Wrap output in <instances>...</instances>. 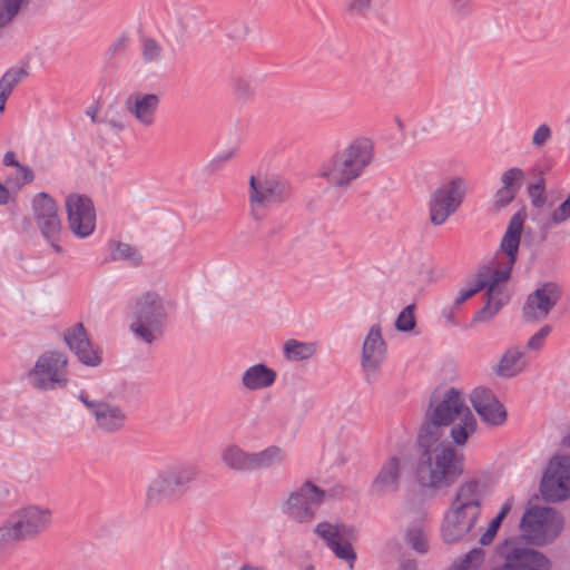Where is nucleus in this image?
I'll use <instances>...</instances> for the list:
<instances>
[{"mask_svg":"<svg viewBox=\"0 0 570 570\" xmlns=\"http://www.w3.org/2000/svg\"><path fill=\"white\" fill-rule=\"evenodd\" d=\"M283 353L289 362L307 361L316 353V344L291 338L284 343Z\"/></svg>","mask_w":570,"mask_h":570,"instance_id":"30","label":"nucleus"},{"mask_svg":"<svg viewBox=\"0 0 570 570\" xmlns=\"http://www.w3.org/2000/svg\"><path fill=\"white\" fill-rule=\"evenodd\" d=\"M405 541L419 553H426L429 550L428 532L422 524L410 527L405 532Z\"/></svg>","mask_w":570,"mask_h":570,"instance_id":"34","label":"nucleus"},{"mask_svg":"<svg viewBox=\"0 0 570 570\" xmlns=\"http://www.w3.org/2000/svg\"><path fill=\"white\" fill-rule=\"evenodd\" d=\"M446 429H450L451 442L459 448L476 431V420L462 392L455 387L431 395L419 433L443 438Z\"/></svg>","mask_w":570,"mask_h":570,"instance_id":"1","label":"nucleus"},{"mask_svg":"<svg viewBox=\"0 0 570 570\" xmlns=\"http://www.w3.org/2000/svg\"><path fill=\"white\" fill-rule=\"evenodd\" d=\"M160 105V98L156 94L136 92L125 100V110L135 121L144 128H150L156 122V114Z\"/></svg>","mask_w":570,"mask_h":570,"instance_id":"22","label":"nucleus"},{"mask_svg":"<svg viewBox=\"0 0 570 570\" xmlns=\"http://www.w3.org/2000/svg\"><path fill=\"white\" fill-rule=\"evenodd\" d=\"M128 321L129 330L136 340L147 345L159 341L167 321L163 297L153 291L137 296L128 314Z\"/></svg>","mask_w":570,"mask_h":570,"instance_id":"4","label":"nucleus"},{"mask_svg":"<svg viewBox=\"0 0 570 570\" xmlns=\"http://www.w3.org/2000/svg\"><path fill=\"white\" fill-rule=\"evenodd\" d=\"M563 519L556 510L532 505L528 508L520 521L522 539L532 546H548L560 534Z\"/></svg>","mask_w":570,"mask_h":570,"instance_id":"8","label":"nucleus"},{"mask_svg":"<svg viewBox=\"0 0 570 570\" xmlns=\"http://www.w3.org/2000/svg\"><path fill=\"white\" fill-rule=\"evenodd\" d=\"M63 340L82 364L98 366L101 363V351L91 344L81 323L68 328L65 332Z\"/></svg>","mask_w":570,"mask_h":570,"instance_id":"21","label":"nucleus"},{"mask_svg":"<svg viewBox=\"0 0 570 570\" xmlns=\"http://www.w3.org/2000/svg\"><path fill=\"white\" fill-rule=\"evenodd\" d=\"M465 194V185L461 178L453 179L439 187L430 199V220L440 226L453 215L461 205Z\"/></svg>","mask_w":570,"mask_h":570,"instance_id":"13","label":"nucleus"},{"mask_svg":"<svg viewBox=\"0 0 570 570\" xmlns=\"http://www.w3.org/2000/svg\"><path fill=\"white\" fill-rule=\"evenodd\" d=\"M487 498L485 484L471 480L460 484L450 504L451 508L480 518L482 503Z\"/></svg>","mask_w":570,"mask_h":570,"instance_id":"25","label":"nucleus"},{"mask_svg":"<svg viewBox=\"0 0 570 570\" xmlns=\"http://www.w3.org/2000/svg\"><path fill=\"white\" fill-rule=\"evenodd\" d=\"M238 570H266V568L264 566L245 563Z\"/></svg>","mask_w":570,"mask_h":570,"instance_id":"61","label":"nucleus"},{"mask_svg":"<svg viewBox=\"0 0 570 570\" xmlns=\"http://www.w3.org/2000/svg\"><path fill=\"white\" fill-rule=\"evenodd\" d=\"M414 308L415 305L411 304L401 311L395 321V328L397 331L410 332L415 327Z\"/></svg>","mask_w":570,"mask_h":570,"instance_id":"42","label":"nucleus"},{"mask_svg":"<svg viewBox=\"0 0 570 570\" xmlns=\"http://www.w3.org/2000/svg\"><path fill=\"white\" fill-rule=\"evenodd\" d=\"M78 399L91 413L97 429L101 432L116 433L125 426L127 415L118 404L106 400H92L85 392H80Z\"/></svg>","mask_w":570,"mask_h":570,"instance_id":"16","label":"nucleus"},{"mask_svg":"<svg viewBox=\"0 0 570 570\" xmlns=\"http://www.w3.org/2000/svg\"><path fill=\"white\" fill-rule=\"evenodd\" d=\"M16 176L17 183L19 185L29 184L35 178L32 170L29 167H26L21 164H19V166L16 167Z\"/></svg>","mask_w":570,"mask_h":570,"instance_id":"50","label":"nucleus"},{"mask_svg":"<svg viewBox=\"0 0 570 570\" xmlns=\"http://www.w3.org/2000/svg\"><path fill=\"white\" fill-rule=\"evenodd\" d=\"M373 159V145L367 138H356L326 160L320 176L335 187L347 186Z\"/></svg>","mask_w":570,"mask_h":570,"instance_id":"3","label":"nucleus"},{"mask_svg":"<svg viewBox=\"0 0 570 570\" xmlns=\"http://www.w3.org/2000/svg\"><path fill=\"white\" fill-rule=\"evenodd\" d=\"M419 458L415 475L420 485L449 488L463 473V456L446 440L419 433Z\"/></svg>","mask_w":570,"mask_h":570,"instance_id":"2","label":"nucleus"},{"mask_svg":"<svg viewBox=\"0 0 570 570\" xmlns=\"http://www.w3.org/2000/svg\"><path fill=\"white\" fill-rule=\"evenodd\" d=\"M551 326L544 325L542 326L534 335H532L528 343L527 347L532 351H538L543 346L544 340L551 333Z\"/></svg>","mask_w":570,"mask_h":570,"instance_id":"47","label":"nucleus"},{"mask_svg":"<svg viewBox=\"0 0 570 570\" xmlns=\"http://www.w3.org/2000/svg\"><path fill=\"white\" fill-rule=\"evenodd\" d=\"M561 297L558 284L548 282L529 294L523 305V317L527 321H539L548 316Z\"/></svg>","mask_w":570,"mask_h":570,"instance_id":"19","label":"nucleus"},{"mask_svg":"<svg viewBox=\"0 0 570 570\" xmlns=\"http://www.w3.org/2000/svg\"><path fill=\"white\" fill-rule=\"evenodd\" d=\"M489 278H490V266L483 265L481 266L478 272L474 274L471 282L468 284V288H470L473 294L475 295L478 292H480L483 288L489 287Z\"/></svg>","mask_w":570,"mask_h":570,"instance_id":"43","label":"nucleus"},{"mask_svg":"<svg viewBox=\"0 0 570 570\" xmlns=\"http://www.w3.org/2000/svg\"><path fill=\"white\" fill-rule=\"evenodd\" d=\"M570 217V196L553 212L552 222L560 224Z\"/></svg>","mask_w":570,"mask_h":570,"instance_id":"49","label":"nucleus"},{"mask_svg":"<svg viewBox=\"0 0 570 570\" xmlns=\"http://www.w3.org/2000/svg\"><path fill=\"white\" fill-rule=\"evenodd\" d=\"M110 261H125L132 266H137L141 262V256L137 248L129 244L115 242L110 245Z\"/></svg>","mask_w":570,"mask_h":570,"instance_id":"33","label":"nucleus"},{"mask_svg":"<svg viewBox=\"0 0 570 570\" xmlns=\"http://www.w3.org/2000/svg\"><path fill=\"white\" fill-rule=\"evenodd\" d=\"M400 475V460L392 456L382 465L373 481L374 491L380 494L395 491L399 487Z\"/></svg>","mask_w":570,"mask_h":570,"instance_id":"27","label":"nucleus"},{"mask_svg":"<svg viewBox=\"0 0 570 570\" xmlns=\"http://www.w3.org/2000/svg\"><path fill=\"white\" fill-rule=\"evenodd\" d=\"M504 305V301L502 299V296L493 295V297L487 296V303L485 305L476 312L474 315L472 322H488L490 321L494 315L498 314V312L501 309V307Z\"/></svg>","mask_w":570,"mask_h":570,"instance_id":"38","label":"nucleus"},{"mask_svg":"<svg viewBox=\"0 0 570 570\" xmlns=\"http://www.w3.org/2000/svg\"><path fill=\"white\" fill-rule=\"evenodd\" d=\"M442 316L445 318V321L448 323H452L453 322V311H452V308L443 309Z\"/></svg>","mask_w":570,"mask_h":570,"instance_id":"63","label":"nucleus"},{"mask_svg":"<svg viewBox=\"0 0 570 570\" xmlns=\"http://www.w3.org/2000/svg\"><path fill=\"white\" fill-rule=\"evenodd\" d=\"M314 532L324 540L337 559L345 561L350 569L354 568L356 552L353 542L357 539V530L354 525L343 522L332 524L324 521L315 527Z\"/></svg>","mask_w":570,"mask_h":570,"instance_id":"11","label":"nucleus"},{"mask_svg":"<svg viewBox=\"0 0 570 570\" xmlns=\"http://www.w3.org/2000/svg\"><path fill=\"white\" fill-rule=\"evenodd\" d=\"M324 499L325 492L307 481L289 494L283 505V511L297 522H309Z\"/></svg>","mask_w":570,"mask_h":570,"instance_id":"14","label":"nucleus"},{"mask_svg":"<svg viewBox=\"0 0 570 570\" xmlns=\"http://www.w3.org/2000/svg\"><path fill=\"white\" fill-rule=\"evenodd\" d=\"M527 366V358L519 347H511L505 351L498 364V374L505 377L521 373Z\"/></svg>","mask_w":570,"mask_h":570,"instance_id":"28","label":"nucleus"},{"mask_svg":"<svg viewBox=\"0 0 570 570\" xmlns=\"http://www.w3.org/2000/svg\"><path fill=\"white\" fill-rule=\"evenodd\" d=\"M180 21L184 24V27H188L190 22H194L197 20V13L196 10H185L184 13L180 16Z\"/></svg>","mask_w":570,"mask_h":570,"instance_id":"55","label":"nucleus"},{"mask_svg":"<svg viewBox=\"0 0 570 570\" xmlns=\"http://www.w3.org/2000/svg\"><path fill=\"white\" fill-rule=\"evenodd\" d=\"M375 0H347L344 12L351 18H366L374 7Z\"/></svg>","mask_w":570,"mask_h":570,"instance_id":"39","label":"nucleus"},{"mask_svg":"<svg viewBox=\"0 0 570 570\" xmlns=\"http://www.w3.org/2000/svg\"><path fill=\"white\" fill-rule=\"evenodd\" d=\"M70 230L80 238L90 236L96 226V212L92 202L77 194L66 199Z\"/></svg>","mask_w":570,"mask_h":570,"instance_id":"18","label":"nucleus"},{"mask_svg":"<svg viewBox=\"0 0 570 570\" xmlns=\"http://www.w3.org/2000/svg\"><path fill=\"white\" fill-rule=\"evenodd\" d=\"M525 214L520 210L515 213L509 220L505 233L500 243V250L505 256L503 259L498 258V267H490V278L487 296H502L501 287L510 278L511 271L517 262L521 234Z\"/></svg>","mask_w":570,"mask_h":570,"instance_id":"7","label":"nucleus"},{"mask_svg":"<svg viewBox=\"0 0 570 570\" xmlns=\"http://www.w3.org/2000/svg\"><path fill=\"white\" fill-rule=\"evenodd\" d=\"M222 461L235 471H253L252 453H247L235 445L228 446L223 451Z\"/></svg>","mask_w":570,"mask_h":570,"instance_id":"29","label":"nucleus"},{"mask_svg":"<svg viewBox=\"0 0 570 570\" xmlns=\"http://www.w3.org/2000/svg\"><path fill=\"white\" fill-rule=\"evenodd\" d=\"M98 107L92 106L87 109L86 115L91 119L92 122H99L100 119L97 118Z\"/></svg>","mask_w":570,"mask_h":570,"instance_id":"60","label":"nucleus"},{"mask_svg":"<svg viewBox=\"0 0 570 570\" xmlns=\"http://www.w3.org/2000/svg\"><path fill=\"white\" fill-rule=\"evenodd\" d=\"M503 562L492 570H550L551 562L534 549L523 547L508 548L502 552Z\"/></svg>","mask_w":570,"mask_h":570,"instance_id":"20","label":"nucleus"},{"mask_svg":"<svg viewBox=\"0 0 570 570\" xmlns=\"http://www.w3.org/2000/svg\"><path fill=\"white\" fill-rule=\"evenodd\" d=\"M289 197L287 184L276 177L249 178V204L252 216L255 220H262L264 212L281 206Z\"/></svg>","mask_w":570,"mask_h":570,"instance_id":"9","label":"nucleus"},{"mask_svg":"<svg viewBox=\"0 0 570 570\" xmlns=\"http://www.w3.org/2000/svg\"><path fill=\"white\" fill-rule=\"evenodd\" d=\"M479 518L449 507L444 513L441 537L444 543L461 541L476 524Z\"/></svg>","mask_w":570,"mask_h":570,"instance_id":"24","label":"nucleus"},{"mask_svg":"<svg viewBox=\"0 0 570 570\" xmlns=\"http://www.w3.org/2000/svg\"><path fill=\"white\" fill-rule=\"evenodd\" d=\"M525 180L524 171L519 167H511L500 175V187L518 194Z\"/></svg>","mask_w":570,"mask_h":570,"instance_id":"36","label":"nucleus"},{"mask_svg":"<svg viewBox=\"0 0 570 570\" xmlns=\"http://www.w3.org/2000/svg\"><path fill=\"white\" fill-rule=\"evenodd\" d=\"M451 7L453 12L459 16H466L472 11L471 0H452Z\"/></svg>","mask_w":570,"mask_h":570,"instance_id":"51","label":"nucleus"},{"mask_svg":"<svg viewBox=\"0 0 570 570\" xmlns=\"http://www.w3.org/2000/svg\"><path fill=\"white\" fill-rule=\"evenodd\" d=\"M19 161L17 160L16 158V154L13 151H7L3 156V165L6 166H12V167H18L19 166Z\"/></svg>","mask_w":570,"mask_h":570,"instance_id":"57","label":"nucleus"},{"mask_svg":"<svg viewBox=\"0 0 570 570\" xmlns=\"http://www.w3.org/2000/svg\"><path fill=\"white\" fill-rule=\"evenodd\" d=\"M32 209L41 235L57 253H60L61 247L58 242L61 233V222L56 202L48 194L39 193L32 199Z\"/></svg>","mask_w":570,"mask_h":570,"instance_id":"15","label":"nucleus"},{"mask_svg":"<svg viewBox=\"0 0 570 570\" xmlns=\"http://www.w3.org/2000/svg\"><path fill=\"white\" fill-rule=\"evenodd\" d=\"M470 402L485 423L501 425L505 422V409L491 390L484 387L474 389L470 394Z\"/></svg>","mask_w":570,"mask_h":570,"instance_id":"23","label":"nucleus"},{"mask_svg":"<svg viewBox=\"0 0 570 570\" xmlns=\"http://www.w3.org/2000/svg\"><path fill=\"white\" fill-rule=\"evenodd\" d=\"M386 358V343L381 326L372 325L362 344L361 367L367 382L374 381Z\"/></svg>","mask_w":570,"mask_h":570,"instance_id":"17","label":"nucleus"},{"mask_svg":"<svg viewBox=\"0 0 570 570\" xmlns=\"http://www.w3.org/2000/svg\"><path fill=\"white\" fill-rule=\"evenodd\" d=\"M501 523H502L501 521H499L497 519H492L491 522L489 523L488 528L485 529V531L481 534L479 542L482 546L490 544L493 541Z\"/></svg>","mask_w":570,"mask_h":570,"instance_id":"48","label":"nucleus"},{"mask_svg":"<svg viewBox=\"0 0 570 570\" xmlns=\"http://www.w3.org/2000/svg\"><path fill=\"white\" fill-rule=\"evenodd\" d=\"M512 505H513V498L511 497L505 500V502L502 504L499 513L497 514V517L494 519L502 522L504 520V518L508 515V513L510 512Z\"/></svg>","mask_w":570,"mask_h":570,"instance_id":"54","label":"nucleus"},{"mask_svg":"<svg viewBox=\"0 0 570 570\" xmlns=\"http://www.w3.org/2000/svg\"><path fill=\"white\" fill-rule=\"evenodd\" d=\"M141 58L146 65L158 66L164 60L161 45L153 38H145L141 45Z\"/></svg>","mask_w":570,"mask_h":570,"instance_id":"35","label":"nucleus"},{"mask_svg":"<svg viewBox=\"0 0 570 570\" xmlns=\"http://www.w3.org/2000/svg\"><path fill=\"white\" fill-rule=\"evenodd\" d=\"M235 155V150L232 149V150H228V151H224V153H220L213 161H212V166H214L215 168H217L216 164H220V163H225V161H228L230 160Z\"/></svg>","mask_w":570,"mask_h":570,"instance_id":"56","label":"nucleus"},{"mask_svg":"<svg viewBox=\"0 0 570 570\" xmlns=\"http://www.w3.org/2000/svg\"><path fill=\"white\" fill-rule=\"evenodd\" d=\"M517 193L507 188H498L493 195L492 205L495 210H501L508 207L515 198Z\"/></svg>","mask_w":570,"mask_h":570,"instance_id":"45","label":"nucleus"},{"mask_svg":"<svg viewBox=\"0 0 570 570\" xmlns=\"http://www.w3.org/2000/svg\"><path fill=\"white\" fill-rule=\"evenodd\" d=\"M277 373L263 363H257L246 368L242 375V384L248 391H259L272 386Z\"/></svg>","mask_w":570,"mask_h":570,"instance_id":"26","label":"nucleus"},{"mask_svg":"<svg viewBox=\"0 0 570 570\" xmlns=\"http://www.w3.org/2000/svg\"><path fill=\"white\" fill-rule=\"evenodd\" d=\"M484 550L474 548L470 550L464 558L459 562L452 564L449 570H478L484 561Z\"/></svg>","mask_w":570,"mask_h":570,"instance_id":"37","label":"nucleus"},{"mask_svg":"<svg viewBox=\"0 0 570 570\" xmlns=\"http://www.w3.org/2000/svg\"><path fill=\"white\" fill-rule=\"evenodd\" d=\"M233 95L236 99L247 102L254 99L256 94L255 81L246 75H237L230 81Z\"/></svg>","mask_w":570,"mask_h":570,"instance_id":"32","label":"nucleus"},{"mask_svg":"<svg viewBox=\"0 0 570 570\" xmlns=\"http://www.w3.org/2000/svg\"><path fill=\"white\" fill-rule=\"evenodd\" d=\"M52 523V511L43 505L28 504L17 510L0 527V546L32 540Z\"/></svg>","mask_w":570,"mask_h":570,"instance_id":"6","label":"nucleus"},{"mask_svg":"<svg viewBox=\"0 0 570 570\" xmlns=\"http://www.w3.org/2000/svg\"><path fill=\"white\" fill-rule=\"evenodd\" d=\"M10 199V194L7 187L0 183V205H7Z\"/></svg>","mask_w":570,"mask_h":570,"instance_id":"59","label":"nucleus"},{"mask_svg":"<svg viewBox=\"0 0 570 570\" xmlns=\"http://www.w3.org/2000/svg\"><path fill=\"white\" fill-rule=\"evenodd\" d=\"M528 195L531 204L535 208H541L546 204L544 180L540 178L538 181L532 183L528 187Z\"/></svg>","mask_w":570,"mask_h":570,"instance_id":"44","label":"nucleus"},{"mask_svg":"<svg viewBox=\"0 0 570 570\" xmlns=\"http://www.w3.org/2000/svg\"><path fill=\"white\" fill-rule=\"evenodd\" d=\"M552 137V131L549 125L541 124L534 130L531 144L533 147L539 148L544 146Z\"/></svg>","mask_w":570,"mask_h":570,"instance_id":"46","label":"nucleus"},{"mask_svg":"<svg viewBox=\"0 0 570 570\" xmlns=\"http://www.w3.org/2000/svg\"><path fill=\"white\" fill-rule=\"evenodd\" d=\"M67 364L68 360L65 353L47 351L38 357L28 373V379L32 386L40 391L62 389L68 383Z\"/></svg>","mask_w":570,"mask_h":570,"instance_id":"10","label":"nucleus"},{"mask_svg":"<svg viewBox=\"0 0 570 570\" xmlns=\"http://www.w3.org/2000/svg\"><path fill=\"white\" fill-rule=\"evenodd\" d=\"M397 570H417V566L414 560L406 559L400 562Z\"/></svg>","mask_w":570,"mask_h":570,"instance_id":"58","label":"nucleus"},{"mask_svg":"<svg viewBox=\"0 0 570 570\" xmlns=\"http://www.w3.org/2000/svg\"><path fill=\"white\" fill-rule=\"evenodd\" d=\"M99 122H101L112 129H116L118 131L124 130L126 127L119 117L109 116L108 114H105V116L102 118H100Z\"/></svg>","mask_w":570,"mask_h":570,"instance_id":"52","label":"nucleus"},{"mask_svg":"<svg viewBox=\"0 0 570 570\" xmlns=\"http://www.w3.org/2000/svg\"><path fill=\"white\" fill-rule=\"evenodd\" d=\"M540 490L543 499L560 502L570 498V456H554L544 472Z\"/></svg>","mask_w":570,"mask_h":570,"instance_id":"12","label":"nucleus"},{"mask_svg":"<svg viewBox=\"0 0 570 570\" xmlns=\"http://www.w3.org/2000/svg\"><path fill=\"white\" fill-rule=\"evenodd\" d=\"M305 570H315V569H314V567L311 564V566H307V567L305 568Z\"/></svg>","mask_w":570,"mask_h":570,"instance_id":"64","label":"nucleus"},{"mask_svg":"<svg viewBox=\"0 0 570 570\" xmlns=\"http://www.w3.org/2000/svg\"><path fill=\"white\" fill-rule=\"evenodd\" d=\"M28 71L24 68H11L0 79V90L10 96L12 89L26 77Z\"/></svg>","mask_w":570,"mask_h":570,"instance_id":"40","label":"nucleus"},{"mask_svg":"<svg viewBox=\"0 0 570 570\" xmlns=\"http://www.w3.org/2000/svg\"><path fill=\"white\" fill-rule=\"evenodd\" d=\"M8 97L9 95H7L3 90H0V114H2L4 110Z\"/></svg>","mask_w":570,"mask_h":570,"instance_id":"62","label":"nucleus"},{"mask_svg":"<svg viewBox=\"0 0 570 570\" xmlns=\"http://www.w3.org/2000/svg\"><path fill=\"white\" fill-rule=\"evenodd\" d=\"M23 4L20 0H0V29L16 18Z\"/></svg>","mask_w":570,"mask_h":570,"instance_id":"41","label":"nucleus"},{"mask_svg":"<svg viewBox=\"0 0 570 570\" xmlns=\"http://www.w3.org/2000/svg\"><path fill=\"white\" fill-rule=\"evenodd\" d=\"M472 296H474V294L470 288L465 287V288L461 289L454 299V303H453L454 307L460 306L461 304L466 302Z\"/></svg>","mask_w":570,"mask_h":570,"instance_id":"53","label":"nucleus"},{"mask_svg":"<svg viewBox=\"0 0 570 570\" xmlns=\"http://www.w3.org/2000/svg\"><path fill=\"white\" fill-rule=\"evenodd\" d=\"M198 474L190 463L174 461L160 469L146 489V502L150 505L181 498L190 489Z\"/></svg>","mask_w":570,"mask_h":570,"instance_id":"5","label":"nucleus"},{"mask_svg":"<svg viewBox=\"0 0 570 570\" xmlns=\"http://www.w3.org/2000/svg\"><path fill=\"white\" fill-rule=\"evenodd\" d=\"M284 452L278 446H269L261 452L252 453L253 471L275 468L283 463Z\"/></svg>","mask_w":570,"mask_h":570,"instance_id":"31","label":"nucleus"}]
</instances>
